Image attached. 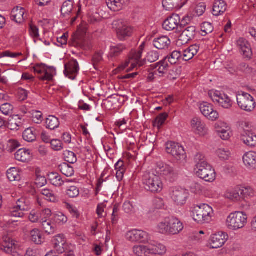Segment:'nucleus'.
Returning a JSON list of instances; mask_svg holds the SVG:
<instances>
[{
	"label": "nucleus",
	"mask_w": 256,
	"mask_h": 256,
	"mask_svg": "<svg viewBox=\"0 0 256 256\" xmlns=\"http://www.w3.org/2000/svg\"><path fill=\"white\" fill-rule=\"evenodd\" d=\"M200 28L202 34V36H205L206 34L211 33L214 30V27L210 22H204L200 25Z\"/></svg>",
	"instance_id": "6e6d98bb"
},
{
	"label": "nucleus",
	"mask_w": 256,
	"mask_h": 256,
	"mask_svg": "<svg viewBox=\"0 0 256 256\" xmlns=\"http://www.w3.org/2000/svg\"><path fill=\"white\" fill-rule=\"evenodd\" d=\"M237 102L238 106L242 110L248 112H252L256 106V103L254 98L249 94L242 92L237 96Z\"/></svg>",
	"instance_id": "f8f14e48"
},
{
	"label": "nucleus",
	"mask_w": 256,
	"mask_h": 256,
	"mask_svg": "<svg viewBox=\"0 0 256 256\" xmlns=\"http://www.w3.org/2000/svg\"><path fill=\"white\" fill-rule=\"evenodd\" d=\"M122 0H106L108 8L114 12L118 11L122 8Z\"/></svg>",
	"instance_id": "8fccbe9b"
},
{
	"label": "nucleus",
	"mask_w": 256,
	"mask_h": 256,
	"mask_svg": "<svg viewBox=\"0 0 256 256\" xmlns=\"http://www.w3.org/2000/svg\"><path fill=\"white\" fill-rule=\"evenodd\" d=\"M30 208V201L22 197L18 200L16 205L11 209L10 216L12 217L23 218L24 215V212L28 210Z\"/></svg>",
	"instance_id": "ddd939ff"
},
{
	"label": "nucleus",
	"mask_w": 256,
	"mask_h": 256,
	"mask_svg": "<svg viewBox=\"0 0 256 256\" xmlns=\"http://www.w3.org/2000/svg\"><path fill=\"white\" fill-rule=\"evenodd\" d=\"M65 160L70 164H74L77 161L76 154L70 151L66 152L64 154Z\"/></svg>",
	"instance_id": "680f3d73"
},
{
	"label": "nucleus",
	"mask_w": 256,
	"mask_h": 256,
	"mask_svg": "<svg viewBox=\"0 0 256 256\" xmlns=\"http://www.w3.org/2000/svg\"><path fill=\"white\" fill-rule=\"evenodd\" d=\"M243 163L249 170L256 169V152L250 151L246 152L242 156Z\"/></svg>",
	"instance_id": "412c9836"
},
{
	"label": "nucleus",
	"mask_w": 256,
	"mask_h": 256,
	"mask_svg": "<svg viewBox=\"0 0 256 256\" xmlns=\"http://www.w3.org/2000/svg\"><path fill=\"white\" fill-rule=\"evenodd\" d=\"M22 138L25 141L28 142H34L36 140V134L34 130L30 128H26L23 132Z\"/></svg>",
	"instance_id": "37998d69"
},
{
	"label": "nucleus",
	"mask_w": 256,
	"mask_h": 256,
	"mask_svg": "<svg viewBox=\"0 0 256 256\" xmlns=\"http://www.w3.org/2000/svg\"><path fill=\"white\" fill-rule=\"evenodd\" d=\"M224 196L226 198L232 200H238L240 198V192L236 190H230L226 192Z\"/></svg>",
	"instance_id": "0e129e2a"
},
{
	"label": "nucleus",
	"mask_w": 256,
	"mask_h": 256,
	"mask_svg": "<svg viewBox=\"0 0 256 256\" xmlns=\"http://www.w3.org/2000/svg\"><path fill=\"white\" fill-rule=\"evenodd\" d=\"M52 148L55 151H60L63 149L62 142L58 139H54L50 142Z\"/></svg>",
	"instance_id": "69168bd1"
},
{
	"label": "nucleus",
	"mask_w": 256,
	"mask_h": 256,
	"mask_svg": "<svg viewBox=\"0 0 256 256\" xmlns=\"http://www.w3.org/2000/svg\"><path fill=\"white\" fill-rule=\"evenodd\" d=\"M56 69L52 67H48L45 68L40 76H38L40 80H42L50 81L52 80L53 76L56 74Z\"/></svg>",
	"instance_id": "f704fd0d"
},
{
	"label": "nucleus",
	"mask_w": 256,
	"mask_h": 256,
	"mask_svg": "<svg viewBox=\"0 0 256 256\" xmlns=\"http://www.w3.org/2000/svg\"><path fill=\"white\" fill-rule=\"evenodd\" d=\"M144 188L152 193L161 192L164 188V184L160 176L154 174H146L142 178Z\"/></svg>",
	"instance_id": "423d86ee"
},
{
	"label": "nucleus",
	"mask_w": 256,
	"mask_h": 256,
	"mask_svg": "<svg viewBox=\"0 0 256 256\" xmlns=\"http://www.w3.org/2000/svg\"><path fill=\"white\" fill-rule=\"evenodd\" d=\"M158 170L160 174L164 176L166 179L172 182L177 180L180 174L176 167L166 164H159Z\"/></svg>",
	"instance_id": "4468645a"
},
{
	"label": "nucleus",
	"mask_w": 256,
	"mask_h": 256,
	"mask_svg": "<svg viewBox=\"0 0 256 256\" xmlns=\"http://www.w3.org/2000/svg\"><path fill=\"white\" fill-rule=\"evenodd\" d=\"M170 195L177 205H184L188 198V191L180 186H173L170 190Z\"/></svg>",
	"instance_id": "9d476101"
},
{
	"label": "nucleus",
	"mask_w": 256,
	"mask_h": 256,
	"mask_svg": "<svg viewBox=\"0 0 256 256\" xmlns=\"http://www.w3.org/2000/svg\"><path fill=\"white\" fill-rule=\"evenodd\" d=\"M160 56V53L157 50H150L147 52L145 60L150 62H154L159 59Z\"/></svg>",
	"instance_id": "864d4df0"
},
{
	"label": "nucleus",
	"mask_w": 256,
	"mask_h": 256,
	"mask_svg": "<svg viewBox=\"0 0 256 256\" xmlns=\"http://www.w3.org/2000/svg\"><path fill=\"white\" fill-rule=\"evenodd\" d=\"M240 138L247 146L250 147L256 146V135L250 131H244L241 135Z\"/></svg>",
	"instance_id": "c756f323"
},
{
	"label": "nucleus",
	"mask_w": 256,
	"mask_h": 256,
	"mask_svg": "<svg viewBox=\"0 0 256 256\" xmlns=\"http://www.w3.org/2000/svg\"><path fill=\"white\" fill-rule=\"evenodd\" d=\"M80 70L78 62L76 60H72L64 64V74L66 77L74 80Z\"/></svg>",
	"instance_id": "a211bd4d"
},
{
	"label": "nucleus",
	"mask_w": 256,
	"mask_h": 256,
	"mask_svg": "<svg viewBox=\"0 0 256 256\" xmlns=\"http://www.w3.org/2000/svg\"><path fill=\"white\" fill-rule=\"evenodd\" d=\"M196 28L195 26H190L184 30L179 36L177 41V44L183 45L188 43L193 39L196 35Z\"/></svg>",
	"instance_id": "aec40b11"
},
{
	"label": "nucleus",
	"mask_w": 256,
	"mask_h": 256,
	"mask_svg": "<svg viewBox=\"0 0 256 256\" xmlns=\"http://www.w3.org/2000/svg\"><path fill=\"white\" fill-rule=\"evenodd\" d=\"M240 196L243 198H250L255 196V192L252 188L249 186H240L239 188Z\"/></svg>",
	"instance_id": "79ce46f5"
},
{
	"label": "nucleus",
	"mask_w": 256,
	"mask_h": 256,
	"mask_svg": "<svg viewBox=\"0 0 256 256\" xmlns=\"http://www.w3.org/2000/svg\"><path fill=\"white\" fill-rule=\"evenodd\" d=\"M192 130L197 134L204 136L208 132V129L204 123L198 118H194L191 121Z\"/></svg>",
	"instance_id": "a878e982"
},
{
	"label": "nucleus",
	"mask_w": 256,
	"mask_h": 256,
	"mask_svg": "<svg viewBox=\"0 0 256 256\" xmlns=\"http://www.w3.org/2000/svg\"><path fill=\"white\" fill-rule=\"evenodd\" d=\"M79 189L74 186L68 187L66 190V194L71 198H76L79 195Z\"/></svg>",
	"instance_id": "052dcab7"
},
{
	"label": "nucleus",
	"mask_w": 256,
	"mask_h": 256,
	"mask_svg": "<svg viewBox=\"0 0 256 256\" xmlns=\"http://www.w3.org/2000/svg\"><path fill=\"white\" fill-rule=\"evenodd\" d=\"M157 230L162 234L175 235L180 234L184 229L183 224L174 216L166 217L157 225Z\"/></svg>",
	"instance_id": "7ed1b4c3"
},
{
	"label": "nucleus",
	"mask_w": 256,
	"mask_h": 256,
	"mask_svg": "<svg viewBox=\"0 0 256 256\" xmlns=\"http://www.w3.org/2000/svg\"><path fill=\"white\" fill-rule=\"evenodd\" d=\"M126 49L124 44H120L116 46H111L110 48V56L111 58L116 57L122 54Z\"/></svg>",
	"instance_id": "ea45409f"
},
{
	"label": "nucleus",
	"mask_w": 256,
	"mask_h": 256,
	"mask_svg": "<svg viewBox=\"0 0 256 256\" xmlns=\"http://www.w3.org/2000/svg\"><path fill=\"white\" fill-rule=\"evenodd\" d=\"M30 238L32 241L36 244H40L42 242L41 232L38 228H34L30 231Z\"/></svg>",
	"instance_id": "49530a36"
},
{
	"label": "nucleus",
	"mask_w": 256,
	"mask_h": 256,
	"mask_svg": "<svg viewBox=\"0 0 256 256\" xmlns=\"http://www.w3.org/2000/svg\"><path fill=\"white\" fill-rule=\"evenodd\" d=\"M186 3V1L182 0H162V6L167 10L174 9H180Z\"/></svg>",
	"instance_id": "c85d7f7f"
},
{
	"label": "nucleus",
	"mask_w": 256,
	"mask_h": 256,
	"mask_svg": "<svg viewBox=\"0 0 256 256\" xmlns=\"http://www.w3.org/2000/svg\"><path fill=\"white\" fill-rule=\"evenodd\" d=\"M16 160L22 162H28L32 158V154L31 150L25 148L18 150L14 154Z\"/></svg>",
	"instance_id": "cd10ccee"
},
{
	"label": "nucleus",
	"mask_w": 256,
	"mask_h": 256,
	"mask_svg": "<svg viewBox=\"0 0 256 256\" xmlns=\"http://www.w3.org/2000/svg\"><path fill=\"white\" fill-rule=\"evenodd\" d=\"M61 172L67 177H70L74 174V170L70 164L64 162L58 166Z\"/></svg>",
	"instance_id": "c03bdc74"
},
{
	"label": "nucleus",
	"mask_w": 256,
	"mask_h": 256,
	"mask_svg": "<svg viewBox=\"0 0 256 256\" xmlns=\"http://www.w3.org/2000/svg\"><path fill=\"white\" fill-rule=\"evenodd\" d=\"M191 212L193 220L200 224H210L214 216L212 208L205 204L194 206Z\"/></svg>",
	"instance_id": "f03ea898"
},
{
	"label": "nucleus",
	"mask_w": 256,
	"mask_h": 256,
	"mask_svg": "<svg viewBox=\"0 0 256 256\" xmlns=\"http://www.w3.org/2000/svg\"><path fill=\"white\" fill-rule=\"evenodd\" d=\"M248 222V216L242 212H232L227 216L225 224L226 227L231 230H238L242 228Z\"/></svg>",
	"instance_id": "39448f33"
},
{
	"label": "nucleus",
	"mask_w": 256,
	"mask_h": 256,
	"mask_svg": "<svg viewBox=\"0 0 256 256\" xmlns=\"http://www.w3.org/2000/svg\"><path fill=\"white\" fill-rule=\"evenodd\" d=\"M53 219L56 223L60 225L64 224L68 220L67 217L60 212L54 214Z\"/></svg>",
	"instance_id": "13d9d810"
},
{
	"label": "nucleus",
	"mask_w": 256,
	"mask_h": 256,
	"mask_svg": "<svg viewBox=\"0 0 256 256\" xmlns=\"http://www.w3.org/2000/svg\"><path fill=\"white\" fill-rule=\"evenodd\" d=\"M122 208L124 212L128 214H132L135 212L134 206L130 202H124Z\"/></svg>",
	"instance_id": "774afa93"
},
{
	"label": "nucleus",
	"mask_w": 256,
	"mask_h": 256,
	"mask_svg": "<svg viewBox=\"0 0 256 256\" xmlns=\"http://www.w3.org/2000/svg\"><path fill=\"white\" fill-rule=\"evenodd\" d=\"M8 125L9 128L12 130H18L22 126L20 118L18 115L14 116L9 120Z\"/></svg>",
	"instance_id": "de8ad7c7"
},
{
	"label": "nucleus",
	"mask_w": 256,
	"mask_h": 256,
	"mask_svg": "<svg viewBox=\"0 0 256 256\" xmlns=\"http://www.w3.org/2000/svg\"><path fill=\"white\" fill-rule=\"evenodd\" d=\"M87 29L86 22L84 20H82L77 30L72 36L70 44L84 50H90L92 46L91 42L86 38Z\"/></svg>",
	"instance_id": "20e7f679"
},
{
	"label": "nucleus",
	"mask_w": 256,
	"mask_h": 256,
	"mask_svg": "<svg viewBox=\"0 0 256 256\" xmlns=\"http://www.w3.org/2000/svg\"><path fill=\"white\" fill-rule=\"evenodd\" d=\"M154 69L159 74L160 77H162L168 70V66L166 61V58L160 60L154 65Z\"/></svg>",
	"instance_id": "473e14b6"
},
{
	"label": "nucleus",
	"mask_w": 256,
	"mask_h": 256,
	"mask_svg": "<svg viewBox=\"0 0 256 256\" xmlns=\"http://www.w3.org/2000/svg\"><path fill=\"white\" fill-rule=\"evenodd\" d=\"M52 243L54 250L59 254L64 253L66 248V240L64 234H59L53 238Z\"/></svg>",
	"instance_id": "4be33fe9"
},
{
	"label": "nucleus",
	"mask_w": 256,
	"mask_h": 256,
	"mask_svg": "<svg viewBox=\"0 0 256 256\" xmlns=\"http://www.w3.org/2000/svg\"><path fill=\"white\" fill-rule=\"evenodd\" d=\"M60 124L58 118L54 116H49L46 120V126L50 130H54L58 128Z\"/></svg>",
	"instance_id": "4c0bfd02"
},
{
	"label": "nucleus",
	"mask_w": 256,
	"mask_h": 256,
	"mask_svg": "<svg viewBox=\"0 0 256 256\" xmlns=\"http://www.w3.org/2000/svg\"><path fill=\"white\" fill-rule=\"evenodd\" d=\"M112 25L114 28L116 29L118 38L120 40H124L130 36L134 31L132 26L120 20L114 22Z\"/></svg>",
	"instance_id": "1a4fd4ad"
},
{
	"label": "nucleus",
	"mask_w": 256,
	"mask_h": 256,
	"mask_svg": "<svg viewBox=\"0 0 256 256\" xmlns=\"http://www.w3.org/2000/svg\"><path fill=\"white\" fill-rule=\"evenodd\" d=\"M214 127L217 135L222 140H228L232 136L230 126L226 122L218 121Z\"/></svg>",
	"instance_id": "2eb2a0df"
},
{
	"label": "nucleus",
	"mask_w": 256,
	"mask_h": 256,
	"mask_svg": "<svg viewBox=\"0 0 256 256\" xmlns=\"http://www.w3.org/2000/svg\"><path fill=\"white\" fill-rule=\"evenodd\" d=\"M42 226L44 232L48 234H54L56 230V226L54 224L52 223L51 220H44L40 221Z\"/></svg>",
	"instance_id": "e433bc0d"
},
{
	"label": "nucleus",
	"mask_w": 256,
	"mask_h": 256,
	"mask_svg": "<svg viewBox=\"0 0 256 256\" xmlns=\"http://www.w3.org/2000/svg\"><path fill=\"white\" fill-rule=\"evenodd\" d=\"M125 237L127 240L133 243L146 244L150 240L148 233L138 229H133L127 232Z\"/></svg>",
	"instance_id": "6e6552de"
},
{
	"label": "nucleus",
	"mask_w": 256,
	"mask_h": 256,
	"mask_svg": "<svg viewBox=\"0 0 256 256\" xmlns=\"http://www.w3.org/2000/svg\"><path fill=\"white\" fill-rule=\"evenodd\" d=\"M228 239L226 233L219 232L211 236L210 244L212 248H218L222 247Z\"/></svg>",
	"instance_id": "6ab92c4d"
},
{
	"label": "nucleus",
	"mask_w": 256,
	"mask_h": 256,
	"mask_svg": "<svg viewBox=\"0 0 256 256\" xmlns=\"http://www.w3.org/2000/svg\"><path fill=\"white\" fill-rule=\"evenodd\" d=\"M166 150L178 161L182 162L186 158L184 147L178 143L173 142H168L166 144Z\"/></svg>",
	"instance_id": "9b49d317"
},
{
	"label": "nucleus",
	"mask_w": 256,
	"mask_h": 256,
	"mask_svg": "<svg viewBox=\"0 0 256 256\" xmlns=\"http://www.w3.org/2000/svg\"><path fill=\"white\" fill-rule=\"evenodd\" d=\"M200 109L202 114L210 120L214 121L219 118L218 112L214 110L211 104L203 102L200 104Z\"/></svg>",
	"instance_id": "f3484780"
},
{
	"label": "nucleus",
	"mask_w": 256,
	"mask_h": 256,
	"mask_svg": "<svg viewBox=\"0 0 256 256\" xmlns=\"http://www.w3.org/2000/svg\"><path fill=\"white\" fill-rule=\"evenodd\" d=\"M20 146V142L18 140L10 139L7 141L6 149L8 152H12Z\"/></svg>",
	"instance_id": "603ef678"
},
{
	"label": "nucleus",
	"mask_w": 256,
	"mask_h": 256,
	"mask_svg": "<svg viewBox=\"0 0 256 256\" xmlns=\"http://www.w3.org/2000/svg\"><path fill=\"white\" fill-rule=\"evenodd\" d=\"M41 194L46 196V199L50 202H55L57 200V197L53 192L48 189L42 190Z\"/></svg>",
	"instance_id": "4d7b16f0"
},
{
	"label": "nucleus",
	"mask_w": 256,
	"mask_h": 256,
	"mask_svg": "<svg viewBox=\"0 0 256 256\" xmlns=\"http://www.w3.org/2000/svg\"><path fill=\"white\" fill-rule=\"evenodd\" d=\"M194 172L198 177L208 182H212L215 180V170L208 164L204 155L198 153L194 156Z\"/></svg>",
	"instance_id": "f257e3e1"
},
{
	"label": "nucleus",
	"mask_w": 256,
	"mask_h": 256,
	"mask_svg": "<svg viewBox=\"0 0 256 256\" xmlns=\"http://www.w3.org/2000/svg\"><path fill=\"white\" fill-rule=\"evenodd\" d=\"M116 170V178L118 181H121L124 176L126 171V167L124 162L122 160H119L114 166Z\"/></svg>",
	"instance_id": "58836bf2"
},
{
	"label": "nucleus",
	"mask_w": 256,
	"mask_h": 256,
	"mask_svg": "<svg viewBox=\"0 0 256 256\" xmlns=\"http://www.w3.org/2000/svg\"><path fill=\"white\" fill-rule=\"evenodd\" d=\"M171 41L166 36H161L154 38L152 44L154 48L159 50H167L170 45Z\"/></svg>",
	"instance_id": "bb28decb"
},
{
	"label": "nucleus",
	"mask_w": 256,
	"mask_h": 256,
	"mask_svg": "<svg viewBox=\"0 0 256 256\" xmlns=\"http://www.w3.org/2000/svg\"><path fill=\"white\" fill-rule=\"evenodd\" d=\"M144 44H141L137 50H134L131 51L128 58V60H130L131 62V66L128 70H131L136 66H138L140 67L146 64L145 59L141 60L143 52Z\"/></svg>",
	"instance_id": "dca6fc26"
},
{
	"label": "nucleus",
	"mask_w": 256,
	"mask_h": 256,
	"mask_svg": "<svg viewBox=\"0 0 256 256\" xmlns=\"http://www.w3.org/2000/svg\"><path fill=\"white\" fill-rule=\"evenodd\" d=\"M148 244V248L149 254H163L166 252V248L164 246L161 244H159L154 240H151L150 237V240Z\"/></svg>",
	"instance_id": "b1692460"
},
{
	"label": "nucleus",
	"mask_w": 256,
	"mask_h": 256,
	"mask_svg": "<svg viewBox=\"0 0 256 256\" xmlns=\"http://www.w3.org/2000/svg\"><path fill=\"white\" fill-rule=\"evenodd\" d=\"M236 44L240 52L245 58L250 59L252 55V50L250 44L244 38H240Z\"/></svg>",
	"instance_id": "5701e85b"
},
{
	"label": "nucleus",
	"mask_w": 256,
	"mask_h": 256,
	"mask_svg": "<svg viewBox=\"0 0 256 256\" xmlns=\"http://www.w3.org/2000/svg\"><path fill=\"white\" fill-rule=\"evenodd\" d=\"M182 56V54L180 52L174 50L164 58L168 59V61L171 64H174L178 62Z\"/></svg>",
	"instance_id": "3c124183"
},
{
	"label": "nucleus",
	"mask_w": 256,
	"mask_h": 256,
	"mask_svg": "<svg viewBox=\"0 0 256 256\" xmlns=\"http://www.w3.org/2000/svg\"><path fill=\"white\" fill-rule=\"evenodd\" d=\"M7 177L10 182L18 181L21 178L20 172L15 168H12L8 170Z\"/></svg>",
	"instance_id": "09e8293b"
},
{
	"label": "nucleus",
	"mask_w": 256,
	"mask_h": 256,
	"mask_svg": "<svg viewBox=\"0 0 256 256\" xmlns=\"http://www.w3.org/2000/svg\"><path fill=\"white\" fill-rule=\"evenodd\" d=\"M48 180L54 186L59 187L62 186L65 182H69L66 180V181L62 180L61 176L56 172H51L48 176Z\"/></svg>",
	"instance_id": "c9c22d12"
},
{
	"label": "nucleus",
	"mask_w": 256,
	"mask_h": 256,
	"mask_svg": "<svg viewBox=\"0 0 256 256\" xmlns=\"http://www.w3.org/2000/svg\"><path fill=\"white\" fill-rule=\"evenodd\" d=\"M16 242L14 240L8 236H4L2 244L0 246L1 250L6 254H11L16 252Z\"/></svg>",
	"instance_id": "393cba45"
},
{
	"label": "nucleus",
	"mask_w": 256,
	"mask_h": 256,
	"mask_svg": "<svg viewBox=\"0 0 256 256\" xmlns=\"http://www.w3.org/2000/svg\"><path fill=\"white\" fill-rule=\"evenodd\" d=\"M200 50V46L198 44H193L186 49L183 52V60L188 61L192 59L198 52Z\"/></svg>",
	"instance_id": "2f4dec72"
},
{
	"label": "nucleus",
	"mask_w": 256,
	"mask_h": 256,
	"mask_svg": "<svg viewBox=\"0 0 256 256\" xmlns=\"http://www.w3.org/2000/svg\"><path fill=\"white\" fill-rule=\"evenodd\" d=\"M227 9V5L224 1L218 0L214 2L213 6L212 14L214 16L222 15Z\"/></svg>",
	"instance_id": "7c9ffc66"
},
{
	"label": "nucleus",
	"mask_w": 256,
	"mask_h": 256,
	"mask_svg": "<svg viewBox=\"0 0 256 256\" xmlns=\"http://www.w3.org/2000/svg\"><path fill=\"white\" fill-rule=\"evenodd\" d=\"M178 17H168L163 22V28L168 31L172 30L178 26Z\"/></svg>",
	"instance_id": "72a5a7b5"
},
{
	"label": "nucleus",
	"mask_w": 256,
	"mask_h": 256,
	"mask_svg": "<svg viewBox=\"0 0 256 256\" xmlns=\"http://www.w3.org/2000/svg\"><path fill=\"white\" fill-rule=\"evenodd\" d=\"M217 156L222 160H226L230 156V152L227 148H220L216 151Z\"/></svg>",
	"instance_id": "5fc2aeb1"
},
{
	"label": "nucleus",
	"mask_w": 256,
	"mask_h": 256,
	"mask_svg": "<svg viewBox=\"0 0 256 256\" xmlns=\"http://www.w3.org/2000/svg\"><path fill=\"white\" fill-rule=\"evenodd\" d=\"M73 2L71 0L65 1L61 8V13L63 16H68L73 12Z\"/></svg>",
	"instance_id": "a18cd8bd"
},
{
	"label": "nucleus",
	"mask_w": 256,
	"mask_h": 256,
	"mask_svg": "<svg viewBox=\"0 0 256 256\" xmlns=\"http://www.w3.org/2000/svg\"><path fill=\"white\" fill-rule=\"evenodd\" d=\"M208 96L216 104L226 109L230 108L232 102L230 98L224 92L216 90L208 92Z\"/></svg>",
	"instance_id": "0eeeda50"
},
{
	"label": "nucleus",
	"mask_w": 256,
	"mask_h": 256,
	"mask_svg": "<svg viewBox=\"0 0 256 256\" xmlns=\"http://www.w3.org/2000/svg\"><path fill=\"white\" fill-rule=\"evenodd\" d=\"M168 116V114L166 112L162 113L160 114L156 118L155 120V124L160 128Z\"/></svg>",
	"instance_id": "338daca9"
},
{
	"label": "nucleus",
	"mask_w": 256,
	"mask_h": 256,
	"mask_svg": "<svg viewBox=\"0 0 256 256\" xmlns=\"http://www.w3.org/2000/svg\"><path fill=\"white\" fill-rule=\"evenodd\" d=\"M13 108V106L9 103H4L2 104L0 108L2 112L6 116H8L12 114Z\"/></svg>",
	"instance_id": "e2e57ef3"
},
{
	"label": "nucleus",
	"mask_w": 256,
	"mask_h": 256,
	"mask_svg": "<svg viewBox=\"0 0 256 256\" xmlns=\"http://www.w3.org/2000/svg\"><path fill=\"white\" fill-rule=\"evenodd\" d=\"M148 245H136L132 248L133 252L137 256H148Z\"/></svg>",
	"instance_id": "a19ab883"
},
{
	"label": "nucleus",
	"mask_w": 256,
	"mask_h": 256,
	"mask_svg": "<svg viewBox=\"0 0 256 256\" xmlns=\"http://www.w3.org/2000/svg\"><path fill=\"white\" fill-rule=\"evenodd\" d=\"M32 118L35 124H40L43 121V114L40 111L32 110Z\"/></svg>",
	"instance_id": "bf43d9fd"
}]
</instances>
